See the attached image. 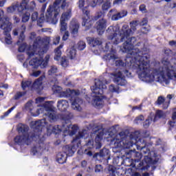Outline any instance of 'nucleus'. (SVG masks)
Here are the masks:
<instances>
[{"mask_svg":"<svg viewBox=\"0 0 176 176\" xmlns=\"http://www.w3.org/2000/svg\"><path fill=\"white\" fill-rule=\"evenodd\" d=\"M83 104V100L79 98H76L74 101L72 102V108L74 111H82V104Z\"/></svg>","mask_w":176,"mask_h":176,"instance_id":"a211bd4d","label":"nucleus"},{"mask_svg":"<svg viewBox=\"0 0 176 176\" xmlns=\"http://www.w3.org/2000/svg\"><path fill=\"white\" fill-rule=\"evenodd\" d=\"M60 36H58L54 39V45H58L60 43Z\"/></svg>","mask_w":176,"mask_h":176,"instance_id":"09e8293b","label":"nucleus"},{"mask_svg":"<svg viewBox=\"0 0 176 176\" xmlns=\"http://www.w3.org/2000/svg\"><path fill=\"white\" fill-rule=\"evenodd\" d=\"M109 16H111V20L116 21L120 20V19H123L127 16L126 10H122L120 12H118L116 10H111L109 12Z\"/></svg>","mask_w":176,"mask_h":176,"instance_id":"f8f14e48","label":"nucleus"},{"mask_svg":"<svg viewBox=\"0 0 176 176\" xmlns=\"http://www.w3.org/2000/svg\"><path fill=\"white\" fill-rule=\"evenodd\" d=\"M41 74H42V72L40 70L34 71L30 74V76H34V78H38V76H39Z\"/></svg>","mask_w":176,"mask_h":176,"instance_id":"58836bf2","label":"nucleus"},{"mask_svg":"<svg viewBox=\"0 0 176 176\" xmlns=\"http://www.w3.org/2000/svg\"><path fill=\"white\" fill-rule=\"evenodd\" d=\"M67 56L71 60H74L76 57V50H75V47H72L68 50Z\"/></svg>","mask_w":176,"mask_h":176,"instance_id":"393cba45","label":"nucleus"},{"mask_svg":"<svg viewBox=\"0 0 176 176\" xmlns=\"http://www.w3.org/2000/svg\"><path fill=\"white\" fill-rule=\"evenodd\" d=\"M149 30H151V28L144 27L142 28V32H143V34H146V32H148V31H149Z\"/></svg>","mask_w":176,"mask_h":176,"instance_id":"3c124183","label":"nucleus"},{"mask_svg":"<svg viewBox=\"0 0 176 176\" xmlns=\"http://www.w3.org/2000/svg\"><path fill=\"white\" fill-rule=\"evenodd\" d=\"M3 30V35L5 36V41L7 45H10L12 43V37L10 36V31L8 30V28L6 29H1Z\"/></svg>","mask_w":176,"mask_h":176,"instance_id":"4be33fe9","label":"nucleus"},{"mask_svg":"<svg viewBox=\"0 0 176 176\" xmlns=\"http://www.w3.org/2000/svg\"><path fill=\"white\" fill-rule=\"evenodd\" d=\"M101 140H102V135L101 134L98 135L96 137L95 141H96V144H98V148H101V142H100V141H101Z\"/></svg>","mask_w":176,"mask_h":176,"instance_id":"72a5a7b5","label":"nucleus"},{"mask_svg":"<svg viewBox=\"0 0 176 176\" xmlns=\"http://www.w3.org/2000/svg\"><path fill=\"white\" fill-rule=\"evenodd\" d=\"M169 45H170V46H175V47H176V41H170V42H169Z\"/></svg>","mask_w":176,"mask_h":176,"instance_id":"6e6d98bb","label":"nucleus"},{"mask_svg":"<svg viewBox=\"0 0 176 176\" xmlns=\"http://www.w3.org/2000/svg\"><path fill=\"white\" fill-rule=\"evenodd\" d=\"M109 89L110 91H111V93H118V91H119V87L113 85H111L109 87Z\"/></svg>","mask_w":176,"mask_h":176,"instance_id":"473e14b6","label":"nucleus"},{"mask_svg":"<svg viewBox=\"0 0 176 176\" xmlns=\"http://www.w3.org/2000/svg\"><path fill=\"white\" fill-rule=\"evenodd\" d=\"M172 119L176 120V111H174L172 114Z\"/></svg>","mask_w":176,"mask_h":176,"instance_id":"bf43d9fd","label":"nucleus"},{"mask_svg":"<svg viewBox=\"0 0 176 176\" xmlns=\"http://www.w3.org/2000/svg\"><path fill=\"white\" fill-rule=\"evenodd\" d=\"M88 6H91V8H96L97 6V1L95 0H87Z\"/></svg>","mask_w":176,"mask_h":176,"instance_id":"e433bc0d","label":"nucleus"},{"mask_svg":"<svg viewBox=\"0 0 176 176\" xmlns=\"http://www.w3.org/2000/svg\"><path fill=\"white\" fill-rule=\"evenodd\" d=\"M69 107V104L68 103V101L65 100H60L58 101L57 103V107L59 111H61L62 112H64L67 111V108Z\"/></svg>","mask_w":176,"mask_h":176,"instance_id":"6ab92c4d","label":"nucleus"},{"mask_svg":"<svg viewBox=\"0 0 176 176\" xmlns=\"http://www.w3.org/2000/svg\"><path fill=\"white\" fill-rule=\"evenodd\" d=\"M25 94V93H22V92H17L16 94L14 96V99L15 100H19V98H20V97H23V96H24Z\"/></svg>","mask_w":176,"mask_h":176,"instance_id":"a19ab883","label":"nucleus"},{"mask_svg":"<svg viewBox=\"0 0 176 176\" xmlns=\"http://www.w3.org/2000/svg\"><path fill=\"white\" fill-rule=\"evenodd\" d=\"M50 43V38L47 37L43 40L40 38H36L32 46H30L27 50V54L28 57H34V56H39V58L34 57L29 61L30 67L34 69L37 68H46L50 60V55H46L44 59H42V56L49 50V44Z\"/></svg>","mask_w":176,"mask_h":176,"instance_id":"f03ea898","label":"nucleus"},{"mask_svg":"<svg viewBox=\"0 0 176 176\" xmlns=\"http://www.w3.org/2000/svg\"><path fill=\"white\" fill-rule=\"evenodd\" d=\"M95 171L96 173H100V171H102V166L101 165H96Z\"/></svg>","mask_w":176,"mask_h":176,"instance_id":"49530a36","label":"nucleus"},{"mask_svg":"<svg viewBox=\"0 0 176 176\" xmlns=\"http://www.w3.org/2000/svg\"><path fill=\"white\" fill-rule=\"evenodd\" d=\"M18 60H19V61L23 62V60H24V56L21 55L18 56Z\"/></svg>","mask_w":176,"mask_h":176,"instance_id":"4d7b16f0","label":"nucleus"},{"mask_svg":"<svg viewBox=\"0 0 176 176\" xmlns=\"http://www.w3.org/2000/svg\"><path fill=\"white\" fill-rule=\"evenodd\" d=\"M45 150L41 146L34 147L31 151L32 155L34 156H41Z\"/></svg>","mask_w":176,"mask_h":176,"instance_id":"5701e85b","label":"nucleus"},{"mask_svg":"<svg viewBox=\"0 0 176 176\" xmlns=\"http://www.w3.org/2000/svg\"><path fill=\"white\" fill-rule=\"evenodd\" d=\"M109 8H111V2H109V1H106L102 6V10H108V9H109Z\"/></svg>","mask_w":176,"mask_h":176,"instance_id":"f704fd0d","label":"nucleus"},{"mask_svg":"<svg viewBox=\"0 0 176 176\" xmlns=\"http://www.w3.org/2000/svg\"><path fill=\"white\" fill-rule=\"evenodd\" d=\"M147 23H148V19L144 18V19H143V20L140 23V25H145Z\"/></svg>","mask_w":176,"mask_h":176,"instance_id":"603ef678","label":"nucleus"},{"mask_svg":"<svg viewBox=\"0 0 176 176\" xmlns=\"http://www.w3.org/2000/svg\"><path fill=\"white\" fill-rule=\"evenodd\" d=\"M63 45H60L58 48L55 50V56L54 60L56 61H58L61 57V50L60 49H63Z\"/></svg>","mask_w":176,"mask_h":176,"instance_id":"a878e982","label":"nucleus"},{"mask_svg":"<svg viewBox=\"0 0 176 176\" xmlns=\"http://www.w3.org/2000/svg\"><path fill=\"white\" fill-rule=\"evenodd\" d=\"M32 21H36L38 20V12H34L32 14Z\"/></svg>","mask_w":176,"mask_h":176,"instance_id":"37998d69","label":"nucleus"},{"mask_svg":"<svg viewBox=\"0 0 176 176\" xmlns=\"http://www.w3.org/2000/svg\"><path fill=\"white\" fill-rule=\"evenodd\" d=\"M140 12H142V13H145L146 12V6L145 5L142 4L139 8Z\"/></svg>","mask_w":176,"mask_h":176,"instance_id":"a18cd8bd","label":"nucleus"},{"mask_svg":"<svg viewBox=\"0 0 176 176\" xmlns=\"http://www.w3.org/2000/svg\"><path fill=\"white\" fill-rule=\"evenodd\" d=\"M144 160L147 163H151V162H152V157L149 155V153L148 155H144Z\"/></svg>","mask_w":176,"mask_h":176,"instance_id":"c03bdc74","label":"nucleus"},{"mask_svg":"<svg viewBox=\"0 0 176 176\" xmlns=\"http://www.w3.org/2000/svg\"><path fill=\"white\" fill-rule=\"evenodd\" d=\"M69 31L72 35L76 36L78 35V32L79 31V23L76 22L75 20H72L71 21L69 25Z\"/></svg>","mask_w":176,"mask_h":176,"instance_id":"f3484780","label":"nucleus"},{"mask_svg":"<svg viewBox=\"0 0 176 176\" xmlns=\"http://www.w3.org/2000/svg\"><path fill=\"white\" fill-rule=\"evenodd\" d=\"M123 2V0H114L113 5H120Z\"/></svg>","mask_w":176,"mask_h":176,"instance_id":"864d4df0","label":"nucleus"},{"mask_svg":"<svg viewBox=\"0 0 176 176\" xmlns=\"http://www.w3.org/2000/svg\"><path fill=\"white\" fill-rule=\"evenodd\" d=\"M21 86L23 90H32V84L30 80H23Z\"/></svg>","mask_w":176,"mask_h":176,"instance_id":"b1692460","label":"nucleus"},{"mask_svg":"<svg viewBox=\"0 0 176 176\" xmlns=\"http://www.w3.org/2000/svg\"><path fill=\"white\" fill-rule=\"evenodd\" d=\"M87 137H89L87 131L83 130L80 131L76 138L73 140V143L77 142L78 145L72 146L71 147L69 146H65V153H66L67 156H72L74 153L76 152V148H79V144H80V141H79V140H80V138H87Z\"/></svg>","mask_w":176,"mask_h":176,"instance_id":"0eeeda50","label":"nucleus"},{"mask_svg":"<svg viewBox=\"0 0 176 176\" xmlns=\"http://www.w3.org/2000/svg\"><path fill=\"white\" fill-rule=\"evenodd\" d=\"M52 90L54 93L59 94L60 97H71L72 98H74V97H77V96L80 94L79 90H71L70 89H68L63 91V88L57 85H54L52 87Z\"/></svg>","mask_w":176,"mask_h":176,"instance_id":"6e6552de","label":"nucleus"},{"mask_svg":"<svg viewBox=\"0 0 176 176\" xmlns=\"http://www.w3.org/2000/svg\"><path fill=\"white\" fill-rule=\"evenodd\" d=\"M107 0H98V3H102V2H105Z\"/></svg>","mask_w":176,"mask_h":176,"instance_id":"338daca9","label":"nucleus"},{"mask_svg":"<svg viewBox=\"0 0 176 176\" xmlns=\"http://www.w3.org/2000/svg\"><path fill=\"white\" fill-rule=\"evenodd\" d=\"M13 19H14V23H20V18L16 16H14Z\"/></svg>","mask_w":176,"mask_h":176,"instance_id":"5fc2aeb1","label":"nucleus"},{"mask_svg":"<svg viewBox=\"0 0 176 176\" xmlns=\"http://www.w3.org/2000/svg\"><path fill=\"white\" fill-rule=\"evenodd\" d=\"M46 4L43 5L41 12L42 21L46 20L47 23L51 24H57L58 19L57 16L60 14V8L61 9H67L66 12H63L60 21H68L72 16V11L71 7H69V3L67 2V0H56L54 5H50L49 8L47 10L45 17V10H46Z\"/></svg>","mask_w":176,"mask_h":176,"instance_id":"7ed1b4c3","label":"nucleus"},{"mask_svg":"<svg viewBox=\"0 0 176 176\" xmlns=\"http://www.w3.org/2000/svg\"><path fill=\"white\" fill-rule=\"evenodd\" d=\"M60 32H63L64 31H67V23L63 21H60Z\"/></svg>","mask_w":176,"mask_h":176,"instance_id":"c9c22d12","label":"nucleus"},{"mask_svg":"<svg viewBox=\"0 0 176 176\" xmlns=\"http://www.w3.org/2000/svg\"><path fill=\"white\" fill-rule=\"evenodd\" d=\"M151 123H152V118H148V120H146L144 126L148 127V126H149V124H151Z\"/></svg>","mask_w":176,"mask_h":176,"instance_id":"8fccbe9b","label":"nucleus"},{"mask_svg":"<svg viewBox=\"0 0 176 176\" xmlns=\"http://www.w3.org/2000/svg\"><path fill=\"white\" fill-rule=\"evenodd\" d=\"M105 28H107V21L104 19H100L96 23V30L98 34L102 35L104 34V31H105Z\"/></svg>","mask_w":176,"mask_h":176,"instance_id":"ddd939ff","label":"nucleus"},{"mask_svg":"<svg viewBox=\"0 0 176 176\" xmlns=\"http://www.w3.org/2000/svg\"><path fill=\"white\" fill-rule=\"evenodd\" d=\"M90 43L93 45V46H98V45H101V41L100 38H89Z\"/></svg>","mask_w":176,"mask_h":176,"instance_id":"c85d7f7f","label":"nucleus"},{"mask_svg":"<svg viewBox=\"0 0 176 176\" xmlns=\"http://www.w3.org/2000/svg\"><path fill=\"white\" fill-rule=\"evenodd\" d=\"M14 108H16V107H12L11 109H10L7 112H6L4 113L3 118L8 116L9 113H10V112H12V111H13V109H14Z\"/></svg>","mask_w":176,"mask_h":176,"instance_id":"de8ad7c7","label":"nucleus"},{"mask_svg":"<svg viewBox=\"0 0 176 176\" xmlns=\"http://www.w3.org/2000/svg\"><path fill=\"white\" fill-rule=\"evenodd\" d=\"M64 83L66 86H71V83L69 81H66Z\"/></svg>","mask_w":176,"mask_h":176,"instance_id":"69168bd1","label":"nucleus"},{"mask_svg":"<svg viewBox=\"0 0 176 176\" xmlns=\"http://www.w3.org/2000/svg\"><path fill=\"white\" fill-rule=\"evenodd\" d=\"M110 76L112 78L113 82L117 83V85L120 86H125V85L127 83V81H126L124 78L125 76H130V73L128 70H125L123 72L117 71L116 73L111 74Z\"/></svg>","mask_w":176,"mask_h":176,"instance_id":"1a4fd4ad","label":"nucleus"},{"mask_svg":"<svg viewBox=\"0 0 176 176\" xmlns=\"http://www.w3.org/2000/svg\"><path fill=\"white\" fill-rule=\"evenodd\" d=\"M60 65L64 68H67L68 65H69V62L68 61V58L67 57H62L60 59Z\"/></svg>","mask_w":176,"mask_h":176,"instance_id":"cd10ccee","label":"nucleus"},{"mask_svg":"<svg viewBox=\"0 0 176 176\" xmlns=\"http://www.w3.org/2000/svg\"><path fill=\"white\" fill-rule=\"evenodd\" d=\"M173 97H174L173 95H170L169 94V95L167 96V98H168V100H172Z\"/></svg>","mask_w":176,"mask_h":176,"instance_id":"e2e57ef3","label":"nucleus"},{"mask_svg":"<svg viewBox=\"0 0 176 176\" xmlns=\"http://www.w3.org/2000/svg\"><path fill=\"white\" fill-rule=\"evenodd\" d=\"M23 65L24 68H28V63L27 62H25Z\"/></svg>","mask_w":176,"mask_h":176,"instance_id":"680f3d73","label":"nucleus"},{"mask_svg":"<svg viewBox=\"0 0 176 176\" xmlns=\"http://www.w3.org/2000/svg\"><path fill=\"white\" fill-rule=\"evenodd\" d=\"M3 10L0 9V28L1 30H6L12 31V23L9 21V18L3 16Z\"/></svg>","mask_w":176,"mask_h":176,"instance_id":"9b49d317","label":"nucleus"},{"mask_svg":"<svg viewBox=\"0 0 176 176\" xmlns=\"http://www.w3.org/2000/svg\"><path fill=\"white\" fill-rule=\"evenodd\" d=\"M142 120H144V116H140L135 119L134 123L138 124V123H141Z\"/></svg>","mask_w":176,"mask_h":176,"instance_id":"4c0bfd02","label":"nucleus"},{"mask_svg":"<svg viewBox=\"0 0 176 176\" xmlns=\"http://www.w3.org/2000/svg\"><path fill=\"white\" fill-rule=\"evenodd\" d=\"M86 48V43L84 41H80L77 43V49L79 50H85Z\"/></svg>","mask_w":176,"mask_h":176,"instance_id":"7c9ffc66","label":"nucleus"},{"mask_svg":"<svg viewBox=\"0 0 176 176\" xmlns=\"http://www.w3.org/2000/svg\"><path fill=\"white\" fill-rule=\"evenodd\" d=\"M108 51L109 53L103 56V60H106V61L115 60V58H116V50L113 49V45H112L111 43H106L104 48H103V52Z\"/></svg>","mask_w":176,"mask_h":176,"instance_id":"9d476101","label":"nucleus"},{"mask_svg":"<svg viewBox=\"0 0 176 176\" xmlns=\"http://www.w3.org/2000/svg\"><path fill=\"white\" fill-rule=\"evenodd\" d=\"M157 104L158 105H162L164 109H167L168 105H170V101H166L163 96H160L157 100Z\"/></svg>","mask_w":176,"mask_h":176,"instance_id":"412c9836","label":"nucleus"},{"mask_svg":"<svg viewBox=\"0 0 176 176\" xmlns=\"http://www.w3.org/2000/svg\"><path fill=\"white\" fill-rule=\"evenodd\" d=\"M56 162H58L59 164H64V163L67 162V153L65 152L58 153L56 156Z\"/></svg>","mask_w":176,"mask_h":176,"instance_id":"aec40b11","label":"nucleus"},{"mask_svg":"<svg viewBox=\"0 0 176 176\" xmlns=\"http://www.w3.org/2000/svg\"><path fill=\"white\" fill-rule=\"evenodd\" d=\"M44 79H45V75H42L41 77L37 78L32 85V90H41V89H43V86H42V83H43V80Z\"/></svg>","mask_w":176,"mask_h":176,"instance_id":"dca6fc26","label":"nucleus"},{"mask_svg":"<svg viewBox=\"0 0 176 176\" xmlns=\"http://www.w3.org/2000/svg\"><path fill=\"white\" fill-rule=\"evenodd\" d=\"M45 100V98H38L36 99V103H34L32 101H29L26 103L25 108L27 111H30L32 116H38L40 113H44L45 116H47L50 122H56L58 119H63L65 120V123L62 126L56 125H47L46 119H43L38 121H32L31 123L32 129H34V132L28 134V126L20 124L18 125L17 130L19 133H21V135H18L14 138V142L18 144V145H30L32 141H37V142H41L45 140L43 135L41 134L43 127H46L47 135H50L52 133L55 134H58V133H63L65 135H75L79 130V128L76 125L71 124L69 122V119H71L70 116H65L64 114L62 116H57L54 111L53 110V106L49 102H45L44 104H42L43 101ZM38 107L36 109V111H34V105H36Z\"/></svg>","mask_w":176,"mask_h":176,"instance_id":"f257e3e1","label":"nucleus"},{"mask_svg":"<svg viewBox=\"0 0 176 176\" xmlns=\"http://www.w3.org/2000/svg\"><path fill=\"white\" fill-rule=\"evenodd\" d=\"M3 87L4 89H8V85H3Z\"/></svg>","mask_w":176,"mask_h":176,"instance_id":"774afa93","label":"nucleus"},{"mask_svg":"<svg viewBox=\"0 0 176 176\" xmlns=\"http://www.w3.org/2000/svg\"><path fill=\"white\" fill-rule=\"evenodd\" d=\"M3 5H5V1H0V7L3 6Z\"/></svg>","mask_w":176,"mask_h":176,"instance_id":"0e129e2a","label":"nucleus"},{"mask_svg":"<svg viewBox=\"0 0 176 176\" xmlns=\"http://www.w3.org/2000/svg\"><path fill=\"white\" fill-rule=\"evenodd\" d=\"M78 8L82 10L83 12V17H82V25L83 27H86V28H90L93 23H94V20H97L101 17L102 12L98 13L97 16H95L94 19L90 18V13L86 10L87 8H89V3L85 1V0H79L78 1Z\"/></svg>","mask_w":176,"mask_h":176,"instance_id":"423d86ee","label":"nucleus"},{"mask_svg":"<svg viewBox=\"0 0 176 176\" xmlns=\"http://www.w3.org/2000/svg\"><path fill=\"white\" fill-rule=\"evenodd\" d=\"M28 2L29 0H22L20 4L19 3L12 4L7 8V12L8 13H25L22 16V21L23 23H27L30 20L31 14L25 10H34L36 6L35 1H32L30 3Z\"/></svg>","mask_w":176,"mask_h":176,"instance_id":"39448f33","label":"nucleus"},{"mask_svg":"<svg viewBox=\"0 0 176 176\" xmlns=\"http://www.w3.org/2000/svg\"><path fill=\"white\" fill-rule=\"evenodd\" d=\"M35 35L36 34L34 32L31 33L30 36V39H35Z\"/></svg>","mask_w":176,"mask_h":176,"instance_id":"052dcab7","label":"nucleus"},{"mask_svg":"<svg viewBox=\"0 0 176 176\" xmlns=\"http://www.w3.org/2000/svg\"><path fill=\"white\" fill-rule=\"evenodd\" d=\"M68 38H69V32L65 31L62 39L63 41H67Z\"/></svg>","mask_w":176,"mask_h":176,"instance_id":"79ce46f5","label":"nucleus"},{"mask_svg":"<svg viewBox=\"0 0 176 176\" xmlns=\"http://www.w3.org/2000/svg\"><path fill=\"white\" fill-rule=\"evenodd\" d=\"M157 118L159 119H161L162 118H166V113L164 112H163V111H162V110H158L156 111L155 117L153 120V122H155L156 119H157Z\"/></svg>","mask_w":176,"mask_h":176,"instance_id":"bb28decb","label":"nucleus"},{"mask_svg":"<svg viewBox=\"0 0 176 176\" xmlns=\"http://www.w3.org/2000/svg\"><path fill=\"white\" fill-rule=\"evenodd\" d=\"M81 166H82V167H86V166H87V162H86V161H82V162H81Z\"/></svg>","mask_w":176,"mask_h":176,"instance_id":"13d9d810","label":"nucleus"},{"mask_svg":"<svg viewBox=\"0 0 176 176\" xmlns=\"http://www.w3.org/2000/svg\"><path fill=\"white\" fill-rule=\"evenodd\" d=\"M57 67L51 66L50 69L48 70V75H53L54 74L57 73Z\"/></svg>","mask_w":176,"mask_h":176,"instance_id":"2f4dec72","label":"nucleus"},{"mask_svg":"<svg viewBox=\"0 0 176 176\" xmlns=\"http://www.w3.org/2000/svg\"><path fill=\"white\" fill-rule=\"evenodd\" d=\"M135 142H137V140H135V139H131V141L129 142V143H126L124 144V142H122V141H119L118 140L116 143H115V147L116 148H123L124 149H129L130 148H131V146H133V144H135Z\"/></svg>","mask_w":176,"mask_h":176,"instance_id":"4468645a","label":"nucleus"},{"mask_svg":"<svg viewBox=\"0 0 176 176\" xmlns=\"http://www.w3.org/2000/svg\"><path fill=\"white\" fill-rule=\"evenodd\" d=\"M25 49H27V44L23 43L19 46V52H25Z\"/></svg>","mask_w":176,"mask_h":176,"instance_id":"ea45409f","label":"nucleus"},{"mask_svg":"<svg viewBox=\"0 0 176 176\" xmlns=\"http://www.w3.org/2000/svg\"><path fill=\"white\" fill-rule=\"evenodd\" d=\"M109 81L102 80V78L95 80V85L91 87L92 91L93 101L91 104L94 107L101 108L104 105L102 100V94L104 91L107 89V85Z\"/></svg>","mask_w":176,"mask_h":176,"instance_id":"20e7f679","label":"nucleus"},{"mask_svg":"<svg viewBox=\"0 0 176 176\" xmlns=\"http://www.w3.org/2000/svg\"><path fill=\"white\" fill-rule=\"evenodd\" d=\"M19 32H20L19 34V38L18 41V45L23 42V40L25 38V36H24V32H25V25H23L21 28V30L19 29H14L13 30V35H14L15 36L19 35Z\"/></svg>","mask_w":176,"mask_h":176,"instance_id":"2eb2a0df","label":"nucleus"},{"mask_svg":"<svg viewBox=\"0 0 176 176\" xmlns=\"http://www.w3.org/2000/svg\"><path fill=\"white\" fill-rule=\"evenodd\" d=\"M176 7V4L175 3H173L170 5H166L164 6V10L166 12V13H170V10L171 9H174Z\"/></svg>","mask_w":176,"mask_h":176,"instance_id":"c756f323","label":"nucleus"}]
</instances>
